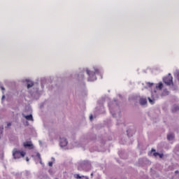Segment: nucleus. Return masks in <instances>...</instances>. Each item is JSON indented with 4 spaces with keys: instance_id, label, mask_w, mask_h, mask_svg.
Returning a JSON list of instances; mask_svg holds the SVG:
<instances>
[{
    "instance_id": "obj_1",
    "label": "nucleus",
    "mask_w": 179,
    "mask_h": 179,
    "mask_svg": "<svg viewBox=\"0 0 179 179\" xmlns=\"http://www.w3.org/2000/svg\"><path fill=\"white\" fill-rule=\"evenodd\" d=\"M87 72V75H88V82H94V80H96V79H97L96 78V73L99 74V70L95 69V72L93 71H89V69L86 70Z\"/></svg>"
},
{
    "instance_id": "obj_2",
    "label": "nucleus",
    "mask_w": 179,
    "mask_h": 179,
    "mask_svg": "<svg viewBox=\"0 0 179 179\" xmlns=\"http://www.w3.org/2000/svg\"><path fill=\"white\" fill-rule=\"evenodd\" d=\"M13 156L14 159H20V157H24V156H26V152L23 151H17V150L14 149L13 151Z\"/></svg>"
},
{
    "instance_id": "obj_3",
    "label": "nucleus",
    "mask_w": 179,
    "mask_h": 179,
    "mask_svg": "<svg viewBox=\"0 0 179 179\" xmlns=\"http://www.w3.org/2000/svg\"><path fill=\"white\" fill-rule=\"evenodd\" d=\"M148 99L150 103L155 104V101L159 99V94H157L156 90H154V92H151V98L148 97Z\"/></svg>"
},
{
    "instance_id": "obj_4",
    "label": "nucleus",
    "mask_w": 179,
    "mask_h": 179,
    "mask_svg": "<svg viewBox=\"0 0 179 179\" xmlns=\"http://www.w3.org/2000/svg\"><path fill=\"white\" fill-rule=\"evenodd\" d=\"M163 81H164V83H165L168 86H170V85H171V83H173V77L171 76V74L169 73V76L164 77L163 78Z\"/></svg>"
},
{
    "instance_id": "obj_5",
    "label": "nucleus",
    "mask_w": 179,
    "mask_h": 179,
    "mask_svg": "<svg viewBox=\"0 0 179 179\" xmlns=\"http://www.w3.org/2000/svg\"><path fill=\"white\" fill-rule=\"evenodd\" d=\"M78 169H83V170H89V169H90V164L86 161H84L80 164Z\"/></svg>"
},
{
    "instance_id": "obj_6",
    "label": "nucleus",
    "mask_w": 179,
    "mask_h": 179,
    "mask_svg": "<svg viewBox=\"0 0 179 179\" xmlns=\"http://www.w3.org/2000/svg\"><path fill=\"white\" fill-rule=\"evenodd\" d=\"M109 108L110 113L113 117H116V118H121V111L119 110L117 112H115L114 110H113L110 104H109Z\"/></svg>"
},
{
    "instance_id": "obj_7",
    "label": "nucleus",
    "mask_w": 179,
    "mask_h": 179,
    "mask_svg": "<svg viewBox=\"0 0 179 179\" xmlns=\"http://www.w3.org/2000/svg\"><path fill=\"white\" fill-rule=\"evenodd\" d=\"M60 146L64 148L68 145V141L65 138H60Z\"/></svg>"
},
{
    "instance_id": "obj_8",
    "label": "nucleus",
    "mask_w": 179,
    "mask_h": 179,
    "mask_svg": "<svg viewBox=\"0 0 179 179\" xmlns=\"http://www.w3.org/2000/svg\"><path fill=\"white\" fill-rule=\"evenodd\" d=\"M151 152L152 153H153V156H155V157H157V156H159L160 159H163V156H164L163 154L156 152V150L152 149Z\"/></svg>"
},
{
    "instance_id": "obj_9",
    "label": "nucleus",
    "mask_w": 179,
    "mask_h": 179,
    "mask_svg": "<svg viewBox=\"0 0 179 179\" xmlns=\"http://www.w3.org/2000/svg\"><path fill=\"white\" fill-rule=\"evenodd\" d=\"M24 148H28V149H33V148L34 147L33 146V143H31V142L27 141L24 143Z\"/></svg>"
},
{
    "instance_id": "obj_10",
    "label": "nucleus",
    "mask_w": 179,
    "mask_h": 179,
    "mask_svg": "<svg viewBox=\"0 0 179 179\" xmlns=\"http://www.w3.org/2000/svg\"><path fill=\"white\" fill-rule=\"evenodd\" d=\"M179 111V106L178 105H173L171 108V112L173 113H178Z\"/></svg>"
},
{
    "instance_id": "obj_11",
    "label": "nucleus",
    "mask_w": 179,
    "mask_h": 179,
    "mask_svg": "<svg viewBox=\"0 0 179 179\" xmlns=\"http://www.w3.org/2000/svg\"><path fill=\"white\" fill-rule=\"evenodd\" d=\"M22 117H24V118H26L27 120V121H34V120L33 119V115H24L22 114Z\"/></svg>"
},
{
    "instance_id": "obj_12",
    "label": "nucleus",
    "mask_w": 179,
    "mask_h": 179,
    "mask_svg": "<svg viewBox=\"0 0 179 179\" xmlns=\"http://www.w3.org/2000/svg\"><path fill=\"white\" fill-rule=\"evenodd\" d=\"M139 103L141 106H146V104H148V100L146 98H141Z\"/></svg>"
},
{
    "instance_id": "obj_13",
    "label": "nucleus",
    "mask_w": 179,
    "mask_h": 179,
    "mask_svg": "<svg viewBox=\"0 0 179 179\" xmlns=\"http://www.w3.org/2000/svg\"><path fill=\"white\" fill-rule=\"evenodd\" d=\"M75 178L76 179H89V178L87 176H80L79 174H76L75 175Z\"/></svg>"
},
{
    "instance_id": "obj_14",
    "label": "nucleus",
    "mask_w": 179,
    "mask_h": 179,
    "mask_svg": "<svg viewBox=\"0 0 179 179\" xmlns=\"http://www.w3.org/2000/svg\"><path fill=\"white\" fill-rule=\"evenodd\" d=\"M33 86H34V83H33V82L31 81L27 82V89H30V87H33Z\"/></svg>"
},
{
    "instance_id": "obj_15",
    "label": "nucleus",
    "mask_w": 179,
    "mask_h": 179,
    "mask_svg": "<svg viewBox=\"0 0 179 179\" xmlns=\"http://www.w3.org/2000/svg\"><path fill=\"white\" fill-rule=\"evenodd\" d=\"M168 141H173L174 139V134H169L167 136Z\"/></svg>"
},
{
    "instance_id": "obj_16",
    "label": "nucleus",
    "mask_w": 179,
    "mask_h": 179,
    "mask_svg": "<svg viewBox=\"0 0 179 179\" xmlns=\"http://www.w3.org/2000/svg\"><path fill=\"white\" fill-rule=\"evenodd\" d=\"M157 89L162 90L163 89V83H159L158 85L156 86Z\"/></svg>"
},
{
    "instance_id": "obj_17",
    "label": "nucleus",
    "mask_w": 179,
    "mask_h": 179,
    "mask_svg": "<svg viewBox=\"0 0 179 179\" xmlns=\"http://www.w3.org/2000/svg\"><path fill=\"white\" fill-rule=\"evenodd\" d=\"M175 153H176L178 155V156H179V145H178L176 148H175Z\"/></svg>"
},
{
    "instance_id": "obj_18",
    "label": "nucleus",
    "mask_w": 179,
    "mask_h": 179,
    "mask_svg": "<svg viewBox=\"0 0 179 179\" xmlns=\"http://www.w3.org/2000/svg\"><path fill=\"white\" fill-rule=\"evenodd\" d=\"M44 82H45V78H42L41 79V87L42 89H44V85L43 83H44Z\"/></svg>"
},
{
    "instance_id": "obj_19",
    "label": "nucleus",
    "mask_w": 179,
    "mask_h": 179,
    "mask_svg": "<svg viewBox=\"0 0 179 179\" xmlns=\"http://www.w3.org/2000/svg\"><path fill=\"white\" fill-rule=\"evenodd\" d=\"M3 134V127H0V139Z\"/></svg>"
},
{
    "instance_id": "obj_20",
    "label": "nucleus",
    "mask_w": 179,
    "mask_h": 179,
    "mask_svg": "<svg viewBox=\"0 0 179 179\" xmlns=\"http://www.w3.org/2000/svg\"><path fill=\"white\" fill-rule=\"evenodd\" d=\"M36 157H38V159H39V160H41V155H40V153H36Z\"/></svg>"
},
{
    "instance_id": "obj_21",
    "label": "nucleus",
    "mask_w": 179,
    "mask_h": 179,
    "mask_svg": "<svg viewBox=\"0 0 179 179\" xmlns=\"http://www.w3.org/2000/svg\"><path fill=\"white\" fill-rule=\"evenodd\" d=\"M147 85L148 86H149V87H151V86H153V83H148Z\"/></svg>"
},
{
    "instance_id": "obj_22",
    "label": "nucleus",
    "mask_w": 179,
    "mask_h": 179,
    "mask_svg": "<svg viewBox=\"0 0 179 179\" xmlns=\"http://www.w3.org/2000/svg\"><path fill=\"white\" fill-rule=\"evenodd\" d=\"M48 166H49L50 167H52V162H48Z\"/></svg>"
},
{
    "instance_id": "obj_23",
    "label": "nucleus",
    "mask_w": 179,
    "mask_h": 179,
    "mask_svg": "<svg viewBox=\"0 0 179 179\" xmlns=\"http://www.w3.org/2000/svg\"><path fill=\"white\" fill-rule=\"evenodd\" d=\"M10 125H12V123H10V122L7 124V127H10Z\"/></svg>"
},
{
    "instance_id": "obj_24",
    "label": "nucleus",
    "mask_w": 179,
    "mask_h": 179,
    "mask_svg": "<svg viewBox=\"0 0 179 179\" xmlns=\"http://www.w3.org/2000/svg\"><path fill=\"white\" fill-rule=\"evenodd\" d=\"M90 120H93V115H91L90 116Z\"/></svg>"
},
{
    "instance_id": "obj_25",
    "label": "nucleus",
    "mask_w": 179,
    "mask_h": 179,
    "mask_svg": "<svg viewBox=\"0 0 179 179\" xmlns=\"http://www.w3.org/2000/svg\"><path fill=\"white\" fill-rule=\"evenodd\" d=\"M3 99H5V95L2 96L1 100H3Z\"/></svg>"
},
{
    "instance_id": "obj_26",
    "label": "nucleus",
    "mask_w": 179,
    "mask_h": 179,
    "mask_svg": "<svg viewBox=\"0 0 179 179\" xmlns=\"http://www.w3.org/2000/svg\"><path fill=\"white\" fill-rule=\"evenodd\" d=\"M40 160V164H43V162L41 161V159H39Z\"/></svg>"
},
{
    "instance_id": "obj_27",
    "label": "nucleus",
    "mask_w": 179,
    "mask_h": 179,
    "mask_svg": "<svg viewBox=\"0 0 179 179\" xmlns=\"http://www.w3.org/2000/svg\"><path fill=\"white\" fill-rule=\"evenodd\" d=\"M52 160H53V162H55V158L52 157Z\"/></svg>"
},
{
    "instance_id": "obj_28",
    "label": "nucleus",
    "mask_w": 179,
    "mask_h": 179,
    "mask_svg": "<svg viewBox=\"0 0 179 179\" xmlns=\"http://www.w3.org/2000/svg\"><path fill=\"white\" fill-rule=\"evenodd\" d=\"M26 161L29 162V157H26Z\"/></svg>"
},
{
    "instance_id": "obj_29",
    "label": "nucleus",
    "mask_w": 179,
    "mask_h": 179,
    "mask_svg": "<svg viewBox=\"0 0 179 179\" xmlns=\"http://www.w3.org/2000/svg\"><path fill=\"white\" fill-rule=\"evenodd\" d=\"M1 90H5V87H1Z\"/></svg>"
},
{
    "instance_id": "obj_30",
    "label": "nucleus",
    "mask_w": 179,
    "mask_h": 179,
    "mask_svg": "<svg viewBox=\"0 0 179 179\" xmlns=\"http://www.w3.org/2000/svg\"><path fill=\"white\" fill-rule=\"evenodd\" d=\"M127 135H128V136H129V134H128V131H127Z\"/></svg>"
},
{
    "instance_id": "obj_31",
    "label": "nucleus",
    "mask_w": 179,
    "mask_h": 179,
    "mask_svg": "<svg viewBox=\"0 0 179 179\" xmlns=\"http://www.w3.org/2000/svg\"><path fill=\"white\" fill-rule=\"evenodd\" d=\"M176 173H178V171H176Z\"/></svg>"
},
{
    "instance_id": "obj_32",
    "label": "nucleus",
    "mask_w": 179,
    "mask_h": 179,
    "mask_svg": "<svg viewBox=\"0 0 179 179\" xmlns=\"http://www.w3.org/2000/svg\"><path fill=\"white\" fill-rule=\"evenodd\" d=\"M91 176H93V173H91Z\"/></svg>"
},
{
    "instance_id": "obj_33",
    "label": "nucleus",
    "mask_w": 179,
    "mask_h": 179,
    "mask_svg": "<svg viewBox=\"0 0 179 179\" xmlns=\"http://www.w3.org/2000/svg\"><path fill=\"white\" fill-rule=\"evenodd\" d=\"M83 179H85V178H83Z\"/></svg>"
}]
</instances>
